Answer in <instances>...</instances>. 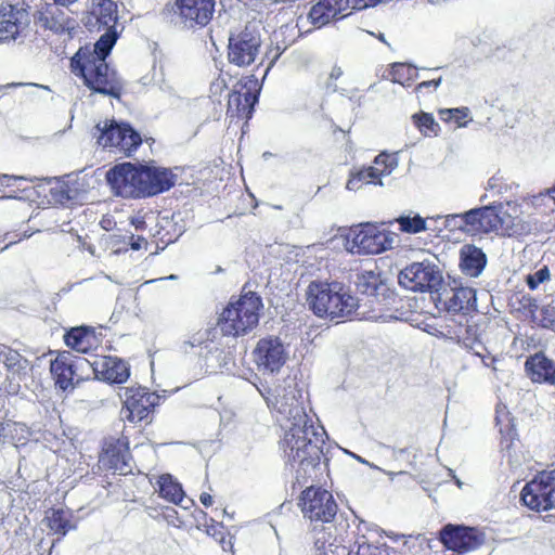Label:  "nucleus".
<instances>
[{
    "label": "nucleus",
    "mask_w": 555,
    "mask_h": 555,
    "mask_svg": "<svg viewBox=\"0 0 555 555\" xmlns=\"http://www.w3.org/2000/svg\"><path fill=\"white\" fill-rule=\"evenodd\" d=\"M106 181L115 195L141 199L169 191L177 182L170 168L125 162L106 172Z\"/></svg>",
    "instance_id": "f257e3e1"
},
{
    "label": "nucleus",
    "mask_w": 555,
    "mask_h": 555,
    "mask_svg": "<svg viewBox=\"0 0 555 555\" xmlns=\"http://www.w3.org/2000/svg\"><path fill=\"white\" fill-rule=\"evenodd\" d=\"M281 441V448L288 463L296 467L297 479L312 477L324 455V429L314 427L310 418L305 422H289Z\"/></svg>",
    "instance_id": "f03ea898"
},
{
    "label": "nucleus",
    "mask_w": 555,
    "mask_h": 555,
    "mask_svg": "<svg viewBox=\"0 0 555 555\" xmlns=\"http://www.w3.org/2000/svg\"><path fill=\"white\" fill-rule=\"evenodd\" d=\"M306 300L314 315L331 321L352 320L359 307L358 298L337 281H311L307 287Z\"/></svg>",
    "instance_id": "7ed1b4c3"
},
{
    "label": "nucleus",
    "mask_w": 555,
    "mask_h": 555,
    "mask_svg": "<svg viewBox=\"0 0 555 555\" xmlns=\"http://www.w3.org/2000/svg\"><path fill=\"white\" fill-rule=\"evenodd\" d=\"M70 72L80 78L93 93L119 100L125 85L116 69L112 68L102 57L90 53L88 49H78L70 57Z\"/></svg>",
    "instance_id": "20e7f679"
},
{
    "label": "nucleus",
    "mask_w": 555,
    "mask_h": 555,
    "mask_svg": "<svg viewBox=\"0 0 555 555\" xmlns=\"http://www.w3.org/2000/svg\"><path fill=\"white\" fill-rule=\"evenodd\" d=\"M262 308V298L256 292L243 288L219 313L217 326L225 337L246 336L258 326Z\"/></svg>",
    "instance_id": "39448f33"
},
{
    "label": "nucleus",
    "mask_w": 555,
    "mask_h": 555,
    "mask_svg": "<svg viewBox=\"0 0 555 555\" xmlns=\"http://www.w3.org/2000/svg\"><path fill=\"white\" fill-rule=\"evenodd\" d=\"M216 0H170L162 9V17L183 30L197 31L212 21Z\"/></svg>",
    "instance_id": "423d86ee"
},
{
    "label": "nucleus",
    "mask_w": 555,
    "mask_h": 555,
    "mask_svg": "<svg viewBox=\"0 0 555 555\" xmlns=\"http://www.w3.org/2000/svg\"><path fill=\"white\" fill-rule=\"evenodd\" d=\"M544 205V195L539 193L531 197L524 198L521 202H507L506 208H500V231L503 236H526L529 235L538 225V220L532 218L533 215L543 214L541 211Z\"/></svg>",
    "instance_id": "0eeeda50"
},
{
    "label": "nucleus",
    "mask_w": 555,
    "mask_h": 555,
    "mask_svg": "<svg viewBox=\"0 0 555 555\" xmlns=\"http://www.w3.org/2000/svg\"><path fill=\"white\" fill-rule=\"evenodd\" d=\"M302 517L309 521L311 532H323L326 524L335 520L338 503L333 493L320 486L304 489L297 503Z\"/></svg>",
    "instance_id": "6e6552de"
},
{
    "label": "nucleus",
    "mask_w": 555,
    "mask_h": 555,
    "mask_svg": "<svg viewBox=\"0 0 555 555\" xmlns=\"http://www.w3.org/2000/svg\"><path fill=\"white\" fill-rule=\"evenodd\" d=\"M393 234L366 222L351 227L345 235V248L351 254L377 255L392 248Z\"/></svg>",
    "instance_id": "1a4fd4ad"
},
{
    "label": "nucleus",
    "mask_w": 555,
    "mask_h": 555,
    "mask_svg": "<svg viewBox=\"0 0 555 555\" xmlns=\"http://www.w3.org/2000/svg\"><path fill=\"white\" fill-rule=\"evenodd\" d=\"M261 85L255 75L242 77L229 93L227 117L230 122H247L259 101Z\"/></svg>",
    "instance_id": "9d476101"
},
{
    "label": "nucleus",
    "mask_w": 555,
    "mask_h": 555,
    "mask_svg": "<svg viewBox=\"0 0 555 555\" xmlns=\"http://www.w3.org/2000/svg\"><path fill=\"white\" fill-rule=\"evenodd\" d=\"M269 405L276 412L281 425L289 422H305L309 418L302 400V391L293 380H284L282 386L275 388L273 397L268 399Z\"/></svg>",
    "instance_id": "9b49d317"
},
{
    "label": "nucleus",
    "mask_w": 555,
    "mask_h": 555,
    "mask_svg": "<svg viewBox=\"0 0 555 555\" xmlns=\"http://www.w3.org/2000/svg\"><path fill=\"white\" fill-rule=\"evenodd\" d=\"M261 44V34L249 25L230 33L227 46L228 62L240 68L253 65L260 53Z\"/></svg>",
    "instance_id": "f8f14e48"
},
{
    "label": "nucleus",
    "mask_w": 555,
    "mask_h": 555,
    "mask_svg": "<svg viewBox=\"0 0 555 555\" xmlns=\"http://www.w3.org/2000/svg\"><path fill=\"white\" fill-rule=\"evenodd\" d=\"M522 504L534 512L555 508V470L539 472L520 492Z\"/></svg>",
    "instance_id": "ddd939ff"
},
{
    "label": "nucleus",
    "mask_w": 555,
    "mask_h": 555,
    "mask_svg": "<svg viewBox=\"0 0 555 555\" xmlns=\"http://www.w3.org/2000/svg\"><path fill=\"white\" fill-rule=\"evenodd\" d=\"M398 281L405 289L431 293L440 287L442 275L437 266L429 261L412 262L400 271Z\"/></svg>",
    "instance_id": "4468645a"
},
{
    "label": "nucleus",
    "mask_w": 555,
    "mask_h": 555,
    "mask_svg": "<svg viewBox=\"0 0 555 555\" xmlns=\"http://www.w3.org/2000/svg\"><path fill=\"white\" fill-rule=\"evenodd\" d=\"M131 461L132 454L128 436L120 434L119 436L109 435L103 438L99 453V463L105 469L127 475L132 470Z\"/></svg>",
    "instance_id": "2eb2a0df"
},
{
    "label": "nucleus",
    "mask_w": 555,
    "mask_h": 555,
    "mask_svg": "<svg viewBox=\"0 0 555 555\" xmlns=\"http://www.w3.org/2000/svg\"><path fill=\"white\" fill-rule=\"evenodd\" d=\"M122 413L130 423H140L146 420L158 403V396L142 386H129L121 389Z\"/></svg>",
    "instance_id": "dca6fc26"
},
{
    "label": "nucleus",
    "mask_w": 555,
    "mask_h": 555,
    "mask_svg": "<svg viewBox=\"0 0 555 555\" xmlns=\"http://www.w3.org/2000/svg\"><path fill=\"white\" fill-rule=\"evenodd\" d=\"M96 128L101 131L98 143L103 147H114L130 156L142 144V138L128 124H117L115 120H105L104 126Z\"/></svg>",
    "instance_id": "f3484780"
},
{
    "label": "nucleus",
    "mask_w": 555,
    "mask_h": 555,
    "mask_svg": "<svg viewBox=\"0 0 555 555\" xmlns=\"http://www.w3.org/2000/svg\"><path fill=\"white\" fill-rule=\"evenodd\" d=\"M439 540L447 550L464 554L481 546L485 534L474 527L448 524L440 530Z\"/></svg>",
    "instance_id": "a211bd4d"
},
{
    "label": "nucleus",
    "mask_w": 555,
    "mask_h": 555,
    "mask_svg": "<svg viewBox=\"0 0 555 555\" xmlns=\"http://www.w3.org/2000/svg\"><path fill=\"white\" fill-rule=\"evenodd\" d=\"M500 209L495 206L489 205L480 208H474L465 214L459 215L461 219V229L472 235L488 234L500 231Z\"/></svg>",
    "instance_id": "6ab92c4d"
},
{
    "label": "nucleus",
    "mask_w": 555,
    "mask_h": 555,
    "mask_svg": "<svg viewBox=\"0 0 555 555\" xmlns=\"http://www.w3.org/2000/svg\"><path fill=\"white\" fill-rule=\"evenodd\" d=\"M253 356L258 369L271 373L279 372L287 360L284 345L279 337L273 336L259 339Z\"/></svg>",
    "instance_id": "aec40b11"
},
{
    "label": "nucleus",
    "mask_w": 555,
    "mask_h": 555,
    "mask_svg": "<svg viewBox=\"0 0 555 555\" xmlns=\"http://www.w3.org/2000/svg\"><path fill=\"white\" fill-rule=\"evenodd\" d=\"M102 328L90 325L70 327L63 335L64 344L74 352L92 354L102 346Z\"/></svg>",
    "instance_id": "412c9836"
},
{
    "label": "nucleus",
    "mask_w": 555,
    "mask_h": 555,
    "mask_svg": "<svg viewBox=\"0 0 555 555\" xmlns=\"http://www.w3.org/2000/svg\"><path fill=\"white\" fill-rule=\"evenodd\" d=\"M49 356H54L50 360V374L55 387L66 391L72 390L79 383L74 356L69 350H50Z\"/></svg>",
    "instance_id": "4be33fe9"
},
{
    "label": "nucleus",
    "mask_w": 555,
    "mask_h": 555,
    "mask_svg": "<svg viewBox=\"0 0 555 555\" xmlns=\"http://www.w3.org/2000/svg\"><path fill=\"white\" fill-rule=\"evenodd\" d=\"M353 11L350 0H319L308 13L309 22L321 28L332 21L341 20Z\"/></svg>",
    "instance_id": "5701e85b"
},
{
    "label": "nucleus",
    "mask_w": 555,
    "mask_h": 555,
    "mask_svg": "<svg viewBox=\"0 0 555 555\" xmlns=\"http://www.w3.org/2000/svg\"><path fill=\"white\" fill-rule=\"evenodd\" d=\"M353 11L350 0H319L308 13L309 22L321 28L332 21L341 20Z\"/></svg>",
    "instance_id": "b1692460"
},
{
    "label": "nucleus",
    "mask_w": 555,
    "mask_h": 555,
    "mask_svg": "<svg viewBox=\"0 0 555 555\" xmlns=\"http://www.w3.org/2000/svg\"><path fill=\"white\" fill-rule=\"evenodd\" d=\"M353 11L350 0H319L308 13L309 22L321 28L332 21L341 20Z\"/></svg>",
    "instance_id": "393cba45"
},
{
    "label": "nucleus",
    "mask_w": 555,
    "mask_h": 555,
    "mask_svg": "<svg viewBox=\"0 0 555 555\" xmlns=\"http://www.w3.org/2000/svg\"><path fill=\"white\" fill-rule=\"evenodd\" d=\"M90 365L99 380L109 384H124L130 376L128 363L117 357L96 356Z\"/></svg>",
    "instance_id": "a878e982"
},
{
    "label": "nucleus",
    "mask_w": 555,
    "mask_h": 555,
    "mask_svg": "<svg viewBox=\"0 0 555 555\" xmlns=\"http://www.w3.org/2000/svg\"><path fill=\"white\" fill-rule=\"evenodd\" d=\"M28 13L25 9L10 3L0 4V43L15 40L24 25L27 24Z\"/></svg>",
    "instance_id": "bb28decb"
},
{
    "label": "nucleus",
    "mask_w": 555,
    "mask_h": 555,
    "mask_svg": "<svg viewBox=\"0 0 555 555\" xmlns=\"http://www.w3.org/2000/svg\"><path fill=\"white\" fill-rule=\"evenodd\" d=\"M525 372L534 384L555 386V362L542 351L526 359Z\"/></svg>",
    "instance_id": "cd10ccee"
},
{
    "label": "nucleus",
    "mask_w": 555,
    "mask_h": 555,
    "mask_svg": "<svg viewBox=\"0 0 555 555\" xmlns=\"http://www.w3.org/2000/svg\"><path fill=\"white\" fill-rule=\"evenodd\" d=\"M486 263L487 257L480 248L474 245H465L461 249L460 268L465 275L477 278L482 272Z\"/></svg>",
    "instance_id": "c85d7f7f"
},
{
    "label": "nucleus",
    "mask_w": 555,
    "mask_h": 555,
    "mask_svg": "<svg viewBox=\"0 0 555 555\" xmlns=\"http://www.w3.org/2000/svg\"><path fill=\"white\" fill-rule=\"evenodd\" d=\"M202 514L204 522L198 525L197 528L212 538L224 552H233V537L228 528L222 522L208 518L205 512H202Z\"/></svg>",
    "instance_id": "c756f323"
},
{
    "label": "nucleus",
    "mask_w": 555,
    "mask_h": 555,
    "mask_svg": "<svg viewBox=\"0 0 555 555\" xmlns=\"http://www.w3.org/2000/svg\"><path fill=\"white\" fill-rule=\"evenodd\" d=\"M0 358L2 359L5 370L12 377L22 379L30 370L29 360L11 347H3L0 351Z\"/></svg>",
    "instance_id": "7c9ffc66"
},
{
    "label": "nucleus",
    "mask_w": 555,
    "mask_h": 555,
    "mask_svg": "<svg viewBox=\"0 0 555 555\" xmlns=\"http://www.w3.org/2000/svg\"><path fill=\"white\" fill-rule=\"evenodd\" d=\"M287 26H282L275 30L271 37V42L264 53V60L268 62L266 74L274 66L280 56L287 50L292 41L285 38Z\"/></svg>",
    "instance_id": "2f4dec72"
},
{
    "label": "nucleus",
    "mask_w": 555,
    "mask_h": 555,
    "mask_svg": "<svg viewBox=\"0 0 555 555\" xmlns=\"http://www.w3.org/2000/svg\"><path fill=\"white\" fill-rule=\"evenodd\" d=\"M476 302L475 291L470 287H459L451 291V296L446 301L447 309L452 312H466Z\"/></svg>",
    "instance_id": "473e14b6"
},
{
    "label": "nucleus",
    "mask_w": 555,
    "mask_h": 555,
    "mask_svg": "<svg viewBox=\"0 0 555 555\" xmlns=\"http://www.w3.org/2000/svg\"><path fill=\"white\" fill-rule=\"evenodd\" d=\"M157 492L159 496L176 505L180 504L184 498V491L170 474H163L157 479Z\"/></svg>",
    "instance_id": "72a5a7b5"
},
{
    "label": "nucleus",
    "mask_w": 555,
    "mask_h": 555,
    "mask_svg": "<svg viewBox=\"0 0 555 555\" xmlns=\"http://www.w3.org/2000/svg\"><path fill=\"white\" fill-rule=\"evenodd\" d=\"M365 184H383L380 173H377L373 166L351 171L346 188L349 191H358Z\"/></svg>",
    "instance_id": "f704fd0d"
},
{
    "label": "nucleus",
    "mask_w": 555,
    "mask_h": 555,
    "mask_svg": "<svg viewBox=\"0 0 555 555\" xmlns=\"http://www.w3.org/2000/svg\"><path fill=\"white\" fill-rule=\"evenodd\" d=\"M93 13L100 25L106 29H116L118 22V5L114 0H99Z\"/></svg>",
    "instance_id": "c9c22d12"
},
{
    "label": "nucleus",
    "mask_w": 555,
    "mask_h": 555,
    "mask_svg": "<svg viewBox=\"0 0 555 555\" xmlns=\"http://www.w3.org/2000/svg\"><path fill=\"white\" fill-rule=\"evenodd\" d=\"M48 528L61 538L65 537L75 526L72 522V515L62 509H52L51 514L47 517Z\"/></svg>",
    "instance_id": "e433bc0d"
},
{
    "label": "nucleus",
    "mask_w": 555,
    "mask_h": 555,
    "mask_svg": "<svg viewBox=\"0 0 555 555\" xmlns=\"http://www.w3.org/2000/svg\"><path fill=\"white\" fill-rule=\"evenodd\" d=\"M28 189V181L24 177L1 175L0 192L4 197L20 198Z\"/></svg>",
    "instance_id": "4c0bfd02"
},
{
    "label": "nucleus",
    "mask_w": 555,
    "mask_h": 555,
    "mask_svg": "<svg viewBox=\"0 0 555 555\" xmlns=\"http://www.w3.org/2000/svg\"><path fill=\"white\" fill-rule=\"evenodd\" d=\"M60 16L61 14H57L51 5H48L37 12L35 22L37 25L44 29H50L54 33H61L64 30V24Z\"/></svg>",
    "instance_id": "58836bf2"
},
{
    "label": "nucleus",
    "mask_w": 555,
    "mask_h": 555,
    "mask_svg": "<svg viewBox=\"0 0 555 555\" xmlns=\"http://www.w3.org/2000/svg\"><path fill=\"white\" fill-rule=\"evenodd\" d=\"M118 34L116 29H106V31L99 38L93 47L85 46L80 47L79 49H88L90 53L94 52L95 55L106 61V57L115 46Z\"/></svg>",
    "instance_id": "ea45409f"
},
{
    "label": "nucleus",
    "mask_w": 555,
    "mask_h": 555,
    "mask_svg": "<svg viewBox=\"0 0 555 555\" xmlns=\"http://www.w3.org/2000/svg\"><path fill=\"white\" fill-rule=\"evenodd\" d=\"M416 76V68L405 63L392 64L388 73V77L392 82L402 86L413 82Z\"/></svg>",
    "instance_id": "a19ab883"
},
{
    "label": "nucleus",
    "mask_w": 555,
    "mask_h": 555,
    "mask_svg": "<svg viewBox=\"0 0 555 555\" xmlns=\"http://www.w3.org/2000/svg\"><path fill=\"white\" fill-rule=\"evenodd\" d=\"M412 121L418 131L425 137H437L440 132V126L430 113H416L412 115Z\"/></svg>",
    "instance_id": "79ce46f5"
},
{
    "label": "nucleus",
    "mask_w": 555,
    "mask_h": 555,
    "mask_svg": "<svg viewBox=\"0 0 555 555\" xmlns=\"http://www.w3.org/2000/svg\"><path fill=\"white\" fill-rule=\"evenodd\" d=\"M438 116L443 122L453 124L457 128H462L469 121V109L465 106L456 108H440L438 111Z\"/></svg>",
    "instance_id": "37998d69"
},
{
    "label": "nucleus",
    "mask_w": 555,
    "mask_h": 555,
    "mask_svg": "<svg viewBox=\"0 0 555 555\" xmlns=\"http://www.w3.org/2000/svg\"><path fill=\"white\" fill-rule=\"evenodd\" d=\"M511 305L516 311L520 312L526 318H529L531 321L538 312L537 300L530 295H517L512 299Z\"/></svg>",
    "instance_id": "c03bdc74"
},
{
    "label": "nucleus",
    "mask_w": 555,
    "mask_h": 555,
    "mask_svg": "<svg viewBox=\"0 0 555 555\" xmlns=\"http://www.w3.org/2000/svg\"><path fill=\"white\" fill-rule=\"evenodd\" d=\"M374 169L380 173V178L388 176L398 166V156L396 153L382 152L374 158Z\"/></svg>",
    "instance_id": "a18cd8bd"
},
{
    "label": "nucleus",
    "mask_w": 555,
    "mask_h": 555,
    "mask_svg": "<svg viewBox=\"0 0 555 555\" xmlns=\"http://www.w3.org/2000/svg\"><path fill=\"white\" fill-rule=\"evenodd\" d=\"M400 230L405 233L416 234L426 230V220L421 216H401L397 219Z\"/></svg>",
    "instance_id": "49530a36"
},
{
    "label": "nucleus",
    "mask_w": 555,
    "mask_h": 555,
    "mask_svg": "<svg viewBox=\"0 0 555 555\" xmlns=\"http://www.w3.org/2000/svg\"><path fill=\"white\" fill-rule=\"evenodd\" d=\"M532 322L543 328H555V307L551 304L538 308V314L532 318Z\"/></svg>",
    "instance_id": "de8ad7c7"
},
{
    "label": "nucleus",
    "mask_w": 555,
    "mask_h": 555,
    "mask_svg": "<svg viewBox=\"0 0 555 555\" xmlns=\"http://www.w3.org/2000/svg\"><path fill=\"white\" fill-rule=\"evenodd\" d=\"M356 555H399V552L387 545H373L370 543H358Z\"/></svg>",
    "instance_id": "09e8293b"
},
{
    "label": "nucleus",
    "mask_w": 555,
    "mask_h": 555,
    "mask_svg": "<svg viewBox=\"0 0 555 555\" xmlns=\"http://www.w3.org/2000/svg\"><path fill=\"white\" fill-rule=\"evenodd\" d=\"M551 279L550 270L546 266H543L541 269L535 271L532 274H528L526 278V282L528 287L533 291L540 284L548 281Z\"/></svg>",
    "instance_id": "8fccbe9b"
},
{
    "label": "nucleus",
    "mask_w": 555,
    "mask_h": 555,
    "mask_svg": "<svg viewBox=\"0 0 555 555\" xmlns=\"http://www.w3.org/2000/svg\"><path fill=\"white\" fill-rule=\"evenodd\" d=\"M486 189L496 194H502L507 191L508 185L505 182L504 177L500 173H496L488 180Z\"/></svg>",
    "instance_id": "3c124183"
},
{
    "label": "nucleus",
    "mask_w": 555,
    "mask_h": 555,
    "mask_svg": "<svg viewBox=\"0 0 555 555\" xmlns=\"http://www.w3.org/2000/svg\"><path fill=\"white\" fill-rule=\"evenodd\" d=\"M441 81H442L441 77L422 81L416 85L415 92L416 93L431 92L440 86Z\"/></svg>",
    "instance_id": "603ef678"
},
{
    "label": "nucleus",
    "mask_w": 555,
    "mask_h": 555,
    "mask_svg": "<svg viewBox=\"0 0 555 555\" xmlns=\"http://www.w3.org/2000/svg\"><path fill=\"white\" fill-rule=\"evenodd\" d=\"M384 0H350L353 10H363L370 7H375Z\"/></svg>",
    "instance_id": "864d4df0"
},
{
    "label": "nucleus",
    "mask_w": 555,
    "mask_h": 555,
    "mask_svg": "<svg viewBox=\"0 0 555 555\" xmlns=\"http://www.w3.org/2000/svg\"><path fill=\"white\" fill-rule=\"evenodd\" d=\"M129 238H130V246H131V249H133V250H139V249H141L143 246H144V247H146V245H147V241H146L144 237L140 236V235L134 236V235L132 234V235H130V237H129Z\"/></svg>",
    "instance_id": "5fc2aeb1"
},
{
    "label": "nucleus",
    "mask_w": 555,
    "mask_h": 555,
    "mask_svg": "<svg viewBox=\"0 0 555 555\" xmlns=\"http://www.w3.org/2000/svg\"><path fill=\"white\" fill-rule=\"evenodd\" d=\"M343 69L339 66H334L330 73V82L332 85L334 81L339 79L343 76Z\"/></svg>",
    "instance_id": "6e6d98bb"
},
{
    "label": "nucleus",
    "mask_w": 555,
    "mask_h": 555,
    "mask_svg": "<svg viewBox=\"0 0 555 555\" xmlns=\"http://www.w3.org/2000/svg\"><path fill=\"white\" fill-rule=\"evenodd\" d=\"M131 224L135 228L137 231H142L146 227V222L143 217H137L131 220Z\"/></svg>",
    "instance_id": "4d7b16f0"
},
{
    "label": "nucleus",
    "mask_w": 555,
    "mask_h": 555,
    "mask_svg": "<svg viewBox=\"0 0 555 555\" xmlns=\"http://www.w3.org/2000/svg\"><path fill=\"white\" fill-rule=\"evenodd\" d=\"M199 502L205 506V507H210L214 503V500H212V496L207 493V492H203L201 495H199Z\"/></svg>",
    "instance_id": "13d9d810"
},
{
    "label": "nucleus",
    "mask_w": 555,
    "mask_h": 555,
    "mask_svg": "<svg viewBox=\"0 0 555 555\" xmlns=\"http://www.w3.org/2000/svg\"><path fill=\"white\" fill-rule=\"evenodd\" d=\"M544 197L548 196L555 204V184L552 188L545 190V192H541Z\"/></svg>",
    "instance_id": "bf43d9fd"
},
{
    "label": "nucleus",
    "mask_w": 555,
    "mask_h": 555,
    "mask_svg": "<svg viewBox=\"0 0 555 555\" xmlns=\"http://www.w3.org/2000/svg\"><path fill=\"white\" fill-rule=\"evenodd\" d=\"M77 0H54V2L56 4H60V5H64V7H67V5H70L73 4L74 2H76Z\"/></svg>",
    "instance_id": "052dcab7"
},
{
    "label": "nucleus",
    "mask_w": 555,
    "mask_h": 555,
    "mask_svg": "<svg viewBox=\"0 0 555 555\" xmlns=\"http://www.w3.org/2000/svg\"><path fill=\"white\" fill-rule=\"evenodd\" d=\"M328 540L327 539H324V541H321L320 539H315V546L321 550V548H324L325 547V544Z\"/></svg>",
    "instance_id": "680f3d73"
},
{
    "label": "nucleus",
    "mask_w": 555,
    "mask_h": 555,
    "mask_svg": "<svg viewBox=\"0 0 555 555\" xmlns=\"http://www.w3.org/2000/svg\"><path fill=\"white\" fill-rule=\"evenodd\" d=\"M167 511L169 512V514L167 515V517H170L171 514H177V511L175 508H167Z\"/></svg>",
    "instance_id": "e2e57ef3"
},
{
    "label": "nucleus",
    "mask_w": 555,
    "mask_h": 555,
    "mask_svg": "<svg viewBox=\"0 0 555 555\" xmlns=\"http://www.w3.org/2000/svg\"><path fill=\"white\" fill-rule=\"evenodd\" d=\"M375 289H376V286H375V285H374L371 289H370V287L367 286V287L364 289V292H365V293H367V292H371V293H372V292H374Z\"/></svg>",
    "instance_id": "0e129e2a"
},
{
    "label": "nucleus",
    "mask_w": 555,
    "mask_h": 555,
    "mask_svg": "<svg viewBox=\"0 0 555 555\" xmlns=\"http://www.w3.org/2000/svg\"><path fill=\"white\" fill-rule=\"evenodd\" d=\"M63 198H65V199H67V201H68V199L70 198V196L66 193V195H65V196H63V195H62V197H61V198H59V201H60V202H63Z\"/></svg>",
    "instance_id": "69168bd1"
},
{
    "label": "nucleus",
    "mask_w": 555,
    "mask_h": 555,
    "mask_svg": "<svg viewBox=\"0 0 555 555\" xmlns=\"http://www.w3.org/2000/svg\"><path fill=\"white\" fill-rule=\"evenodd\" d=\"M369 278L376 280V276L372 272L369 273Z\"/></svg>",
    "instance_id": "338daca9"
},
{
    "label": "nucleus",
    "mask_w": 555,
    "mask_h": 555,
    "mask_svg": "<svg viewBox=\"0 0 555 555\" xmlns=\"http://www.w3.org/2000/svg\"><path fill=\"white\" fill-rule=\"evenodd\" d=\"M348 555H356V551H350Z\"/></svg>",
    "instance_id": "774afa93"
}]
</instances>
